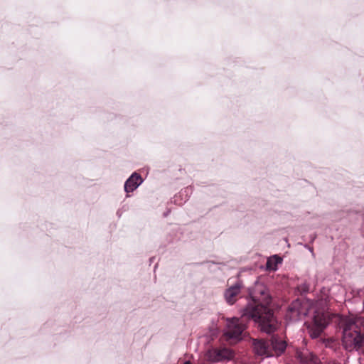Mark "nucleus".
Returning <instances> with one entry per match:
<instances>
[{
  "instance_id": "f257e3e1",
  "label": "nucleus",
  "mask_w": 364,
  "mask_h": 364,
  "mask_svg": "<svg viewBox=\"0 0 364 364\" xmlns=\"http://www.w3.org/2000/svg\"><path fill=\"white\" fill-rule=\"evenodd\" d=\"M251 300L244 309L242 317L253 319L259 323L262 331L268 334L274 333L279 328V323L269 307L272 297L263 284H256L250 292Z\"/></svg>"
},
{
  "instance_id": "f03ea898",
  "label": "nucleus",
  "mask_w": 364,
  "mask_h": 364,
  "mask_svg": "<svg viewBox=\"0 0 364 364\" xmlns=\"http://www.w3.org/2000/svg\"><path fill=\"white\" fill-rule=\"evenodd\" d=\"M342 341L348 351L359 350L364 346V317L355 316L346 321Z\"/></svg>"
},
{
  "instance_id": "7ed1b4c3",
  "label": "nucleus",
  "mask_w": 364,
  "mask_h": 364,
  "mask_svg": "<svg viewBox=\"0 0 364 364\" xmlns=\"http://www.w3.org/2000/svg\"><path fill=\"white\" fill-rule=\"evenodd\" d=\"M255 353L261 357L279 356L287 348V342L278 335H273L269 341L253 339Z\"/></svg>"
},
{
  "instance_id": "20e7f679",
  "label": "nucleus",
  "mask_w": 364,
  "mask_h": 364,
  "mask_svg": "<svg viewBox=\"0 0 364 364\" xmlns=\"http://www.w3.org/2000/svg\"><path fill=\"white\" fill-rule=\"evenodd\" d=\"M306 304H302L299 299H296L289 305L286 318L290 321H296L307 314Z\"/></svg>"
},
{
  "instance_id": "39448f33",
  "label": "nucleus",
  "mask_w": 364,
  "mask_h": 364,
  "mask_svg": "<svg viewBox=\"0 0 364 364\" xmlns=\"http://www.w3.org/2000/svg\"><path fill=\"white\" fill-rule=\"evenodd\" d=\"M245 328V325L239 318H233L228 321L224 336L228 341L240 339Z\"/></svg>"
},
{
  "instance_id": "423d86ee",
  "label": "nucleus",
  "mask_w": 364,
  "mask_h": 364,
  "mask_svg": "<svg viewBox=\"0 0 364 364\" xmlns=\"http://www.w3.org/2000/svg\"><path fill=\"white\" fill-rule=\"evenodd\" d=\"M207 357L208 360L211 362H221L233 358L234 353L228 348H215L208 352Z\"/></svg>"
},
{
  "instance_id": "0eeeda50",
  "label": "nucleus",
  "mask_w": 364,
  "mask_h": 364,
  "mask_svg": "<svg viewBox=\"0 0 364 364\" xmlns=\"http://www.w3.org/2000/svg\"><path fill=\"white\" fill-rule=\"evenodd\" d=\"M326 326V321L324 318L316 316L314 318V325L309 329V334L312 338H318Z\"/></svg>"
},
{
  "instance_id": "6e6552de",
  "label": "nucleus",
  "mask_w": 364,
  "mask_h": 364,
  "mask_svg": "<svg viewBox=\"0 0 364 364\" xmlns=\"http://www.w3.org/2000/svg\"><path fill=\"white\" fill-rule=\"evenodd\" d=\"M296 358L301 364H320L319 358L314 354L308 350L296 351Z\"/></svg>"
},
{
  "instance_id": "1a4fd4ad",
  "label": "nucleus",
  "mask_w": 364,
  "mask_h": 364,
  "mask_svg": "<svg viewBox=\"0 0 364 364\" xmlns=\"http://www.w3.org/2000/svg\"><path fill=\"white\" fill-rule=\"evenodd\" d=\"M142 178L141 176L136 173H134L125 182L124 191L127 193L134 191L141 183Z\"/></svg>"
},
{
  "instance_id": "9d476101",
  "label": "nucleus",
  "mask_w": 364,
  "mask_h": 364,
  "mask_svg": "<svg viewBox=\"0 0 364 364\" xmlns=\"http://www.w3.org/2000/svg\"><path fill=\"white\" fill-rule=\"evenodd\" d=\"M240 289L241 284L237 282L225 291V297L228 303L233 304L236 301L237 296L240 292Z\"/></svg>"
},
{
  "instance_id": "9b49d317",
  "label": "nucleus",
  "mask_w": 364,
  "mask_h": 364,
  "mask_svg": "<svg viewBox=\"0 0 364 364\" xmlns=\"http://www.w3.org/2000/svg\"><path fill=\"white\" fill-rule=\"evenodd\" d=\"M282 259L281 257H278L277 255H274L272 257H270L267 261V269L268 270H276L277 269L278 264L282 263Z\"/></svg>"
},
{
  "instance_id": "f8f14e48",
  "label": "nucleus",
  "mask_w": 364,
  "mask_h": 364,
  "mask_svg": "<svg viewBox=\"0 0 364 364\" xmlns=\"http://www.w3.org/2000/svg\"><path fill=\"white\" fill-rule=\"evenodd\" d=\"M299 290L301 292H307L309 291V287L307 284H304L299 287Z\"/></svg>"
},
{
  "instance_id": "ddd939ff",
  "label": "nucleus",
  "mask_w": 364,
  "mask_h": 364,
  "mask_svg": "<svg viewBox=\"0 0 364 364\" xmlns=\"http://www.w3.org/2000/svg\"><path fill=\"white\" fill-rule=\"evenodd\" d=\"M184 364H191L190 361H186L184 363Z\"/></svg>"
},
{
  "instance_id": "4468645a",
  "label": "nucleus",
  "mask_w": 364,
  "mask_h": 364,
  "mask_svg": "<svg viewBox=\"0 0 364 364\" xmlns=\"http://www.w3.org/2000/svg\"><path fill=\"white\" fill-rule=\"evenodd\" d=\"M334 364H341V363H334Z\"/></svg>"
}]
</instances>
